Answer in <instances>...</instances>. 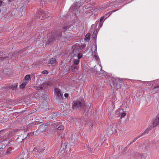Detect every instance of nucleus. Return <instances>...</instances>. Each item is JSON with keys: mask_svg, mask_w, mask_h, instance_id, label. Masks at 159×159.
I'll return each instance as SVG.
<instances>
[{"mask_svg": "<svg viewBox=\"0 0 159 159\" xmlns=\"http://www.w3.org/2000/svg\"><path fill=\"white\" fill-rule=\"evenodd\" d=\"M66 38V36L62 35L61 32L60 31H57L54 34H51L50 36L49 40L48 42H46V45L49 44L53 41L57 39H62V40H63V39H65Z\"/></svg>", "mask_w": 159, "mask_h": 159, "instance_id": "nucleus-1", "label": "nucleus"}, {"mask_svg": "<svg viewBox=\"0 0 159 159\" xmlns=\"http://www.w3.org/2000/svg\"><path fill=\"white\" fill-rule=\"evenodd\" d=\"M123 83V81L122 79L119 78L115 79L113 81L111 86L112 88L117 89L121 87Z\"/></svg>", "mask_w": 159, "mask_h": 159, "instance_id": "nucleus-2", "label": "nucleus"}, {"mask_svg": "<svg viewBox=\"0 0 159 159\" xmlns=\"http://www.w3.org/2000/svg\"><path fill=\"white\" fill-rule=\"evenodd\" d=\"M70 55L72 57H77L79 59H80L83 56L82 53H80V49L77 47L73 49L70 53Z\"/></svg>", "mask_w": 159, "mask_h": 159, "instance_id": "nucleus-3", "label": "nucleus"}, {"mask_svg": "<svg viewBox=\"0 0 159 159\" xmlns=\"http://www.w3.org/2000/svg\"><path fill=\"white\" fill-rule=\"evenodd\" d=\"M78 107L80 108H84V101L80 100H77L74 101V105L73 107Z\"/></svg>", "mask_w": 159, "mask_h": 159, "instance_id": "nucleus-4", "label": "nucleus"}, {"mask_svg": "<svg viewBox=\"0 0 159 159\" xmlns=\"http://www.w3.org/2000/svg\"><path fill=\"white\" fill-rule=\"evenodd\" d=\"M54 93H56L58 98L60 99H63V93L60 89L57 88H55Z\"/></svg>", "mask_w": 159, "mask_h": 159, "instance_id": "nucleus-5", "label": "nucleus"}, {"mask_svg": "<svg viewBox=\"0 0 159 159\" xmlns=\"http://www.w3.org/2000/svg\"><path fill=\"white\" fill-rule=\"evenodd\" d=\"M38 14L37 15V17L39 19L41 20L43 18V17L44 16H46L47 12L46 11H44L42 9H40L38 10Z\"/></svg>", "mask_w": 159, "mask_h": 159, "instance_id": "nucleus-6", "label": "nucleus"}, {"mask_svg": "<svg viewBox=\"0 0 159 159\" xmlns=\"http://www.w3.org/2000/svg\"><path fill=\"white\" fill-rule=\"evenodd\" d=\"M49 82L47 83L44 82L39 86L34 87V88L37 90L43 89L44 88L49 84Z\"/></svg>", "mask_w": 159, "mask_h": 159, "instance_id": "nucleus-7", "label": "nucleus"}, {"mask_svg": "<svg viewBox=\"0 0 159 159\" xmlns=\"http://www.w3.org/2000/svg\"><path fill=\"white\" fill-rule=\"evenodd\" d=\"M67 69L66 71H69L71 70L72 71H75L76 70L78 69V66H75V65H73L71 66H66Z\"/></svg>", "mask_w": 159, "mask_h": 159, "instance_id": "nucleus-8", "label": "nucleus"}, {"mask_svg": "<svg viewBox=\"0 0 159 159\" xmlns=\"http://www.w3.org/2000/svg\"><path fill=\"white\" fill-rule=\"evenodd\" d=\"M48 127V126L46 124H43L40 125L39 127V129L42 131H44Z\"/></svg>", "mask_w": 159, "mask_h": 159, "instance_id": "nucleus-9", "label": "nucleus"}, {"mask_svg": "<svg viewBox=\"0 0 159 159\" xmlns=\"http://www.w3.org/2000/svg\"><path fill=\"white\" fill-rule=\"evenodd\" d=\"M49 62L48 63V64H51L53 66H55L57 63V61L56 59L55 58H51L49 61Z\"/></svg>", "mask_w": 159, "mask_h": 159, "instance_id": "nucleus-10", "label": "nucleus"}, {"mask_svg": "<svg viewBox=\"0 0 159 159\" xmlns=\"http://www.w3.org/2000/svg\"><path fill=\"white\" fill-rule=\"evenodd\" d=\"M56 128L58 130H62L64 129V126L61 124H58L56 126Z\"/></svg>", "mask_w": 159, "mask_h": 159, "instance_id": "nucleus-11", "label": "nucleus"}, {"mask_svg": "<svg viewBox=\"0 0 159 159\" xmlns=\"http://www.w3.org/2000/svg\"><path fill=\"white\" fill-rule=\"evenodd\" d=\"M150 128L149 127H148L147 129L145 130L139 136H140V137L142 136L145 134H147L148 133L150 129Z\"/></svg>", "mask_w": 159, "mask_h": 159, "instance_id": "nucleus-12", "label": "nucleus"}, {"mask_svg": "<svg viewBox=\"0 0 159 159\" xmlns=\"http://www.w3.org/2000/svg\"><path fill=\"white\" fill-rule=\"evenodd\" d=\"M28 81H24L20 85V87L21 88H24L26 85L28 83Z\"/></svg>", "mask_w": 159, "mask_h": 159, "instance_id": "nucleus-13", "label": "nucleus"}, {"mask_svg": "<svg viewBox=\"0 0 159 159\" xmlns=\"http://www.w3.org/2000/svg\"><path fill=\"white\" fill-rule=\"evenodd\" d=\"M73 27V26L71 25H70L67 26H65L63 27L64 30H67L69 29H72Z\"/></svg>", "mask_w": 159, "mask_h": 159, "instance_id": "nucleus-14", "label": "nucleus"}, {"mask_svg": "<svg viewBox=\"0 0 159 159\" xmlns=\"http://www.w3.org/2000/svg\"><path fill=\"white\" fill-rule=\"evenodd\" d=\"M67 145L66 143H65L63 144H61V148L60 149H61V151H63L64 149H66V148Z\"/></svg>", "mask_w": 159, "mask_h": 159, "instance_id": "nucleus-15", "label": "nucleus"}, {"mask_svg": "<svg viewBox=\"0 0 159 159\" xmlns=\"http://www.w3.org/2000/svg\"><path fill=\"white\" fill-rule=\"evenodd\" d=\"M91 50H92V52H93L94 53H95L97 51V46L96 45H94L92 46Z\"/></svg>", "mask_w": 159, "mask_h": 159, "instance_id": "nucleus-16", "label": "nucleus"}, {"mask_svg": "<svg viewBox=\"0 0 159 159\" xmlns=\"http://www.w3.org/2000/svg\"><path fill=\"white\" fill-rule=\"evenodd\" d=\"M97 31L96 30H95L93 32V37L94 39L96 37L97 34Z\"/></svg>", "mask_w": 159, "mask_h": 159, "instance_id": "nucleus-17", "label": "nucleus"}, {"mask_svg": "<svg viewBox=\"0 0 159 159\" xmlns=\"http://www.w3.org/2000/svg\"><path fill=\"white\" fill-rule=\"evenodd\" d=\"M86 46V45L85 44H84L79 46L78 48H79V49H80V50H83L85 47Z\"/></svg>", "mask_w": 159, "mask_h": 159, "instance_id": "nucleus-18", "label": "nucleus"}, {"mask_svg": "<svg viewBox=\"0 0 159 159\" xmlns=\"http://www.w3.org/2000/svg\"><path fill=\"white\" fill-rule=\"evenodd\" d=\"M58 115H59V114L58 115L56 113H53L52 115V119H56V118H57V117Z\"/></svg>", "mask_w": 159, "mask_h": 159, "instance_id": "nucleus-19", "label": "nucleus"}, {"mask_svg": "<svg viewBox=\"0 0 159 159\" xmlns=\"http://www.w3.org/2000/svg\"><path fill=\"white\" fill-rule=\"evenodd\" d=\"M126 113L125 111L121 113L120 116L121 119L124 118L125 116L126 115Z\"/></svg>", "mask_w": 159, "mask_h": 159, "instance_id": "nucleus-20", "label": "nucleus"}, {"mask_svg": "<svg viewBox=\"0 0 159 159\" xmlns=\"http://www.w3.org/2000/svg\"><path fill=\"white\" fill-rule=\"evenodd\" d=\"M30 78V75H26L24 78L25 81H28V80Z\"/></svg>", "mask_w": 159, "mask_h": 159, "instance_id": "nucleus-21", "label": "nucleus"}, {"mask_svg": "<svg viewBox=\"0 0 159 159\" xmlns=\"http://www.w3.org/2000/svg\"><path fill=\"white\" fill-rule=\"evenodd\" d=\"M153 90L155 91L156 92L159 91V85L154 87Z\"/></svg>", "mask_w": 159, "mask_h": 159, "instance_id": "nucleus-22", "label": "nucleus"}, {"mask_svg": "<svg viewBox=\"0 0 159 159\" xmlns=\"http://www.w3.org/2000/svg\"><path fill=\"white\" fill-rule=\"evenodd\" d=\"M79 59H79L78 58V59H76L74 63V65H77L78 64H79V61H80Z\"/></svg>", "mask_w": 159, "mask_h": 159, "instance_id": "nucleus-23", "label": "nucleus"}, {"mask_svg": "<svg viewBox=\"0 0 159 159\" xmlns=\"http://www.w3.org/2000/svg\"><path fill=\"white\" fill-rule=\"evenodd\" d=\"M140 138V136H138L135 138L133 141L131 142L130 144L132 143H133L135 142L138 139Z\"/></svg>", "mask_w": 159, "mask_h": 159, "instance_id": "nucleus-24", "label": "nucleus"}, {"mask_svg": "<svg viewBox=\"0 0 159 159\" xmlns=\"http://www.w3.org/2000/svg\"><path fill=\"white\" fill-rule=\"evenodd\" d=\"M33 135V133L32 132H30L28 133V135L27 137H30L31 136H32Z\"/></svg>", "mask_w": 159, "mask_h": 159, "instance_id": "nucleus-25", "label": "nucleus"}, {"mask_svg": "<svg viewBox=\"0 0 159 159\" xmlns=\"http://www.w3.org/2000/svg\"><path fill=\"white\" fill-rule=\"evenodd\" d=\"M42 73L44 74H47L48 73V72L47 70H44L42 71Z\"/></svg>", "mask_w": 159, "mask_h": 159, "instance_id": "nucleus-26", "label": "nucleus"}, {"mask_svg": "<svg viewBox=\"0 0 159 159\" xmlns=\"http://www.w3.org/2000/svg\"><path fill=\"white\" fill-rule=\"evenodd\" d=\"M89 34L88 33L87 34H86V36H85L86 37V38L88 40H89L90 39V38L89 37Z\"/></svg>", "mask_w": 159, "mask_h": 159, "instance_id": "nucleus-27", "label": "nucleus"}, {"mask_svg": "<svg viewBox=\"0 0 159 159\" xmlns=\"http://www.w3.org/2000/svg\"><path fill=\"white\" fill-rule=\"evenodd\" d=\"M4 3V2H3L2 1L0 0V7L2 6Z\"/></svg>", "mask_w": 159, "mask_h": 159, "instance_id": "nucleus-28", "label": "nucleus"}, {"mask_svg": "<svg viewBox=\"0 0 159 159\" xmlns=\"http://www.w3.org/2000/svg\"><path fill=\"white\" fill-rule=\"evenodd\" d=\"M7 57H0V60L1 61H3L5 58H6Z\"/></svg>", "mask_w": 159, "mask_h": 159, "instance_id": "nucleus-29", "label": "nucleus"}, {"mask_svg": "<svg viewBox=\"0 0 159 159\" xmlns=\"http://www.w3.org/2000/svg\"><path fill=\"white\" fill-rule=\"evenodd\" d=\"M105 17V16H102L100 18V22L102 21L104 19V18Z\"/></svg>", "mask_w": 159, "mask_h": 159, "instance_id": "nucleus-30", "label": "nucleus"}, {"mask_svg": "<svg viewBox=\"0 0 159 159\" xmlns=\"http://www.w3.org/2000/svg\"><path fill=\"white\" fill-rule=\"evenodd\" d=\"M69 94L67 93H66L64 94V96L65 98H67L68 97Z\"/></svg>", "mask_w": 159, "mask_h": 159, "instance_id": "nucleus-31", "label": "nucleus"}, {"mask_svg": "<svg viewBox=\"0 0 159 159\" xmlns=\"http://www.w3.org/2000/svg\"><path fill=\"white\" fill-rule=\"evenodd\" d=\"M16 88V86H12L11 87V89H15Z\"/></svg>", "mask_w": 159, "mask_h": 159, "instance_id": "nucleus-32", "label": "nucleus"}, {"mask_svg": "<svg viewBox=\"0 0 159 159\" xmlns=\"http://www.w3.org/2000/svg\"><path fill=\"white\" fill-rule=\"evenodd\" d=\"M8 149L9 151H11L12 150V148L11 147H10Z\"/></svg>", "mask_w": 159, "mask_h": 159, "instance_id": "nucleus-33", "label": "nucleus"}, {"mask_svg": "<svg viewBox=\"0 0 159 159\" xmlns=\"http://www.w3.org/2000/svg\"><path fill=\"white\" fill-rule=\"evenodd\" d=\"M110 13V12H109L108 14H107V15L109 14V16H109L110 15H111V13Z\"/></svg>", "mask_w": 159, "mask_h": 159, "instance_id": "nucleus-34", "label": "nucleus"}, {"mask_svg": "<svg viewBox=\"0 0 159 159\" xmlns=\"http://www.w3.org/2000/svg\"><path fill=\"white\" fill-rule=\"evenodd\" d=\"M94 57H95L96 58H97V55H96V54H95V55H94Z\"/></svg>", "mask_w": 159, "mask_h": 159, "instance_id": "nucleus-35", "label": "nucleus"}, {"mask_svg": "<svg viewBox=\"0 0 159 159\" xmlns=\"http://www.w3.org/2000/svg\"><path fill=\"white\" fill-rule=\"evenodd\" d=\"M3 130H1V131H0V132H3Z\"/></svg>", "mask_w": 159, "mask_h": 159, "instance_id": "nucleus-36", "label": "nucleus"}, {"mask_svg": "<svg viewBox=\"0 0 159 159\" xmlns=\"http://www.w3.org/2000/svg\"><path fill=\"white\" fill-rule=\"evenodd\" d=\"M9 152H9V151H8V152H7V153H9Z\"/></svg>", "mask_w": 159, "mask_h": 159, "instance_id": "nucleus-37", "label": "nucleus"}, {"mask_svg": "<svg viewBox=\"0 0 159 159\" xmlns=\"http://www.w3.org/2000/svg\"><path fill=\"white\" fill-rule=\"evenodd\" d=\"M93 125H92L91 128H92L93 127Z\"/></svg>", "mask_w": 159, "mask_h": 159, "instance_id": "nucleus-38", "label": "nucleus"}, {"mask_svg": "<svg viewBox=\"0 0 159 159\" xmlns=\"http://www.w3.org/2000/svg\"><path fill=\"white\" fill-rule=\"evenodd\" d=\"M107 7H108V6H109V5H108V4H107Z\"/></svg>", "mask_w": 159, "mask_h": 159, "instance_id": "nucleus-39", "label": "nucleus"}, {"mask_svg": "<svg viewBox=\"0 0 159 159\" xmlns=\"http://www.w3.org/2000/svg\"><path fill=\"white\" fill-rule=\"evenodd\" d=\"M1 11V10L0 9V12Z\"/></svg>", "mask_w": 159, "mask_h": 159, "instance_id": "nucleus-40", "label": "nucleus"}]
</instances>
